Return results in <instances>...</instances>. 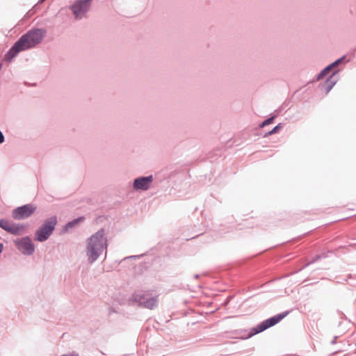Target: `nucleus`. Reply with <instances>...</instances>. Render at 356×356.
Masks as SVG:
<instances>
[{"label":"nucleus","mask_w":356,"mask_h":356,"mask_svg":"<svg viewBox=\"0 0 356 356\" xmlns=\"http://www.w3.org/2000/svg\"><path fill=\"white\" fill-rule=\"evenodd\" d=\"M273 120H274L273 117L270 118L266 120L264 122H263L261 126L264 127V126L268 125L273 122Z\"/></svg>","instance_id":"ddd939ff"},{"label":"nucleus","mask_w":356,"mask_h":356,"mask_svg":"<svg viewBox=\"0 0 356 356\" xmlns=\"http://www.w3.org/2000/svg\"><path fill=\"white\" fill-rule=\"evenodd\" d=\"M4 141V136L3 134L0 131V143H3Z\"/></svg>","instance_id":"2eb2a0df"},{"label":"nucleus","mask_w":356,"mask_h":356,"mask_svg":"<svg viewBox=\"0 0 356 356\" xmlns=\"http://www.w3.org/2000/svg\"><path fill=\"white\" fill-rule=\"evenodd\" d=\"M140 304H142L145 307L148 309H153L156 305V299L154 298H151L146 299L144 297H140L139 299Z\"/></svg>","instance_id":"9d476101"},{"label":"nucleus","mask_w":356,"mask_h":356,"mask_svg":"<svg viewBox=\"0 0 356 356\" xmlns=\"http://www.w3.org/2000/svg\"><path fill=\"white\" fill-rule=\"evenodd\" d=\"M0 227L13 234H21L25 229L23 225H15L6 220H0Z\"/></svg>","instance_id":"0eeeda50"},{"label":"nucleus","mask_w":356,"mask_h":356,"mask_svg":"<svg viewBox=\"0 0 356 356\" xmlns=\"http://www.w3.org/2000/svg\"><path fill=\"white\" fill-rule=\"evenodd\" d=\"M80 220V219H77V220H75L72 222H69L67 225V227H72L76 223H77Z\"/></svg>","instance_id":"4468645a"},{"label":"nucleus","mask_w":356,"mask_h":356,"mask_svg":"<svg viewBox=\"0 0 356 356\" xmlns=\"http://www.w3.org/2000/svg\"><path fill=\"white\" fill-rule=\"evenodd\" d=\"M56 222V217H51L45 220L42 226L37 230L35 240L41 242L47 240L54 229Z\"/></svg>","instance_id":"7ed1b4c3"},{"label":"nucleus","mask_w":356,"mask_h":356,"mask_svg":"<svg viewBox=\"0 0 356 356\" xmlns=\"http://www.w3.org/2000/svg\"><path fill=\"white\" fill-rule=\"evenodd\" d=\"M91 0H77L72 6L71 9L76 18H81L86 13L90 6Z\"/></svg>","instance_id":"39448f33"},{"label":"nucleus","mask_w":356,"mask_h":356,"mask_svg":"<svg viewBox=\"0 0 356 356\" xmlns=\"http://www.w3.org/2000/svg\"><path fill=\"white\" fill-rule=\"evenodd\" d=\"M342 60V58L341 59H339L337 60H336L335 62H334L332 64H331L330 65L327 66L326 68H325L319 74V78H323V76H325L329 72L330 70H331V68L334 66H336L337 65H338L341 60Z\"/></svg>","instance_id":"9b49d317"},{"label":"nucleus","mask_w":356,"mask_h":356,"mask_svg":"<svg viewBox=\"0 0 356 356\" xmlns=\"http://www.w3.org/2000/svg\"><path fill=\"white\" fill-rule=\"evenodd\" d=\"M279 129H280V126L275 127L271 131L266 133L264 136L267 137L270 135L277 133Z\"/></svg>","instance_id":"f8f14e48"},{"label":"nucleus","mask_w":356,"mask_h":356,"mask_svg":"<svg viewBox=\"0 0 356 356\" xmlns=\"http://www.w3.org/2000/svg\"><path fill=\"white\" fill-rule=\"evenodd\" d=\"M36 207L32 204H26L15 209L13 211V217L21 220L29 217L35 211Z\"/></svg>","instance_id":"423d86ee"},{"label":"nucleus","mask_w":356,"mask_h":356,"mask_svg":"<svg viewBox=\"0 0 356 356\" xmlns=\"http://www.w3.org/2000/svg\"><path fill=\"white\" fill-rule=\"evenodd\" d=\"M44 35L45 31L42 29H35L29 31L22 36L8 51L5 56V60L10 61L19 52L35 47L42 41Z\"/></svg>","instance_id":"f257e3e1"},{"label":"nucleus","mask_w":356,"mask_h":356,"mask_svg":"<svg viewBox=\"0 0 356 356\" xmlns=\"http://www.w3.org/2000/svg\"><path fill=\"white\" fill-rule=\"evenodd\" d=\"M3 250V245L0 243V253L2 252Z\"/></svg>","instance_id":"dca6fc26"},{"label":"nucleus","mask_w":356,"mask_h":356,"mask_svg":"<svg viewBox=\"0 0 356 356\" xmlns=\"http://www.w3.org/2000/svg\"><path fill=\"white\" fill-rule=\"evenodd\" d=\"M107 248V240L103 230L93 234L87 243L86 254L90 263L94 262Z\"/></svg>","instance_id":"f03ea898"},{"label":"nucleus","mask_w":356,"mask_h":356,"mask_svg":"<svg viewBox=\"0 0 356 356\" xmlns=\"http://www.w3.org/2000/svg\"><path fill=\"white\" fill-rule=\"evenodd\" d=\"M152 182V177H140L136 179L134 182V188L136 190H147Z\"/></svg>","instance_id":"1a4fd4ad"},{"label":"nucleus","mask_w":356,"mask_h":356,"mask_svg":"<svg viewBox=\"0 0 356 356\" xmlns=\"http://www.w3.org/2000/svg\"><path fill=\"white\" fill-rule=\"evenodd\" d=\"M15 243L19 250L24 254H31L34 251V245L28 237L17 241Z\"/></svg>","instance_id":"6e6552de"},{"label":"nucleus","mask_w":356,"mask_h":356,"mask_svg":"<svg viewBox=\"0 0 356 356\" xmlns=\"http://www.w3.org/2000/svg\"><path fill=\"white\" fill-rule=\"evenodd\" d=\"M44 1H45V0H40V1H39V2H40V3H42V2H44Z\"/></svg>","instance_id":"f3484780"},{"label":"nucleus","mask_w":356,"mask_h":356,"mask_svg":"<svg viewBox=\"0 0 356 356\" xmlns=\"http://www.w3.org/2000/svg\"><path fill=\"white\" fill-rule=\"evenodd\" d=\"M288 312H284L263 321L257 327H253L251 330L248 335V337H251L253 335L261 332L275 325V324L278 323L280 321H282L285 316H286Z\"/></svg>","instance_id":"20e7f679"}]
</instances>
